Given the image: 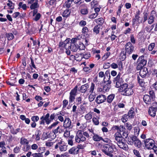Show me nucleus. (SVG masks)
Listing matches in <instances>:
<instances>
[{
	"label": "nucleus",
	"mask_w": 157,
	"mask_h": 157,
	"mask_svg": "<svg viewBox=\"0 0 157 157\" xmlns=\"http://www.w3.org/2000/svg\"><path fill=\"white\" fill-rule=\"evenodd\" d=\"M18 5L19 7L18 8L19 9L20 8H21L23 10H25L27 9L26 5L25 4H23L22 2H20Z\"/></svg>",
	"instance_id": "72a5a7b5"
},
{
	"label": "nucleus",
	"mask_w": 157,
	"mask_h": 157,
	"mask_svg": "<svg viewBox=\"0 0 157 157\" xmlns=\"http://www.w3.org/2000/svg\"><path fill=\"white\" fill-rule=\"evenodd\" d=\"M86 22L85 21L83 20L81 21L79 23V25L82 27L85 26V25H86Z\"/></svg>",
	"instance_id": "774afa93"
},
{
	"label": "nucleus",
	"mask_w": 157,
	"mask_h": 157,
	"mask_svg": "<svg viewBox=\"0 0 157 157\" xmlns=\"http://www.w3.org/2000/svg\"><path fill=\"white\" fill-rule=\"evenodd\" d=\"M92 117V115L91 113H89L86 114L85 116V118L87 120H90Z\"/></svg>",
	"instance_id": "ea45409f"
},
{
	"label": "nucleus",
	"mask_w": 157,
	"mask_h": 157,
	"mask_svg": "<svg viewBox=\"0 0 157 157\" xmlns=\"http://www.w3.org/2000/svg\"><path fill=\"white\" fill-rule=\"evenodd\" d=\"M129 116L128 114H125L121 118V120L123 122H126L128 120Z\"/></svg>",
	"instance_id": "4c0bfd02"
},
{
	"label": "nucleus",
	"mask_w": 157,
	"mask_h": 157,
	"mask_svg": "<svg viewBox=\"0 0 157 157\" xmlns=\"http://www.w3.org/2000/svg\"><path fill=\"white\" fill-rule=\"evenodd\" d=\"M16 81L15 79H14L13 81L11 80L10 81H7L6 82V83L7 84L10 85L11 86H14L15 85V83Z\"/></svg>",
	"instance_id": "09e8293b"
},
{
	"label": "nucleus",
	"mask_w": 157,
	"mask_h": 157,
	"mask_svg": "<svg viewBox=\"0 0 157 157\" xmlns=\"http://www.w3.org/2000/svg\"><path fill=\"white\" fill-rule=\"evenodd\" d=\"M110 64V63L107 62L106 63H105L103 65V68L105 69H107L109 68L110 66L109 65Z\"/></svg>",
	"instance_id": "e2e57ef3"
},
{
	"label": "nucleus",
	"mask_w": 157,
	"mask_h": 157,
	"mask_svg": "<svg viewBox=\"0 0 157 157\" xmlns=\"http://www.w3.org/2000/svg\"><path fill=\"white\" fill-rule=\"evenodd\" d=\"M39 120V117L38 116H33L31 117V120L33 122L37 121Z\"/></svg>",
	"instance_id": "13d9d810"
},
{
	"label": "nucleus",
	"mask_w": 157,
	"mask_h": 157,
	"mask_svg": "<svg viewBox=\"0 0 157 157\" xmlns=\"http://www.w3.org/2000/svg\"><path fill=\"white\" fill-rule=\"evenodd\" d=\"M82 132V131H79L78 132L77 134L78 136V138L80 139V140L81 141L83 142L86 140V138L85 136H83V135Z\"/></svg>",
	"instance_id": "412c9836"
},
{
	"label": "nucleus",
	"mask_w": 157,
	"mask_h": 157,
	"mask_svg": "<svg viewBox=\"0 0 157 157\" xmlns=\"http://www.w3.org/2000/svg\"><path fill=\"white\" fill-rule=\"evenodd\" d=\"M133 152L134 154L137 157H141L140 156L139 151L136 150L134 149L133 150Z\"/></svg>",
	"instance_id": "0e129e2a"
},
{
	"label": "nucleus",
	"mask_w": 157,
	"mask_h": 157,
	"mask_svg": "<svg viewBox=\"0 0 157 157\" xmlns=\"http://www.w3.org/2000/svg\"><path fill=\"white\" fill-rule=\"evenodd\" d=\"M70 135V132L69 131L66 130L64 132V136L65 137H68Z\"/></svg>",
	"instance_id": "338daca9"
},
{
	"label": "nucleus",
	"mask_w": 157,
	"mask_h": 157,
	"mask_svg": "<svg viewBox=\"0 0 157 157\" xmlns=\"http://www.w3.org/2000/svg\"><path fill=\"white\" fill-rule=\"evenodd\" d=\"M138 65L136 67L137 70H139L146 64L147 60L144 59V56L140 57L138 59Z\"/></svg>",
	"instance_id": "6e6552de"
},
{
	"label": "nucleus",
	"mask_w": 157,
	"mask_h": 157,
	"mask_svg": "<svg viewBox=\"0 0 157 157\" xmlns=\"http://www.w3.org/2000/svg\"><path fill=\"white\" fill-rule=\"evenodd\" d=\"M95 98V95L90 94L89 97V99L90 101L92 102L93 101Z\"/></svg>",
	"instance_id": "680f3d73"
},
{
	"label": "nucleus",
	"mask_w": 157,
	"mask_h": 157,
	"mask_svg": "<svg viewBox=\"0 0 157 157\" xmlns=\"http://www.w3.org/2000/svg\"><path fill=\"white\" fill-rule=\"evenodd\" d=\"M120 87L121 90L123 93H124L127 89H128V84L126 83L124 84L123 83Z\"/></svg>",
	"instance_id": "b1692460"
},
{
	"label": "nucleus",
	"mask_w": 157,
	"mask_h": 157,
	"mask_svg": "<svg viewBox=\"0 0 157 157\" xmlns=\"http://www.w3.org/2000/svg\"><path fill=\"white\" fill-rule=\"evenodd\" d=\"M145 147L148 150L152 149L156 146L155 145V141L152 139L149 138L144 140Z\"/></svg>",
	"instance_id": "39448f33"
},
{
	"label": "nucleus",
	"mask_w": 157,
	"mask_h": 157,
	"mask_svg": "<svg viewBox=\"0 0 157 157\" xmlns=\"http://www.w3.org/2000/svg\"><path fill=\"white\" fill-rule=\"evenodd\" d=\"M77 89L78 86H76L73 89L71 90L70 95L75 96L77 95Z\"/></svg>",
	"instance_id": "a878e982"
},
{
	"label": "nucleus",
	"mask_w": 157,
	"mask_h": 157,
	"mask_svg": "<svg viewBox=\"0 0 157 157\" xmlns=\"http://www.w3.org/2000/svg\"><path fill=\"white\" fill-rule=\"evenodd\" d=\"M125 51L126 53L129 55L131 54L135 51V46L130 42L127 43L125 45Z\"/></svg>",
	"instance_id": "0eeeda50"
},
{
	"label": "nucleus",
	"mask_w": 157,
	"mask_h": 157,
	"mask_svg": "<svg viewBox=\"0 0 157 157\" xmlns=\"http://www.w3.org/2000/svg\"><path fill=\"white\" fill-rule=\"evenodd\" d=\"M86 104V103L84 102L82 104L80 105V109L81 110L78 113L80 114H83L85 113V111L86 110V106H84Z\"/></svg>",
	"instance_id": "6ab92c4d"
},
{
	"label": "nucleus",
	"mask_w": 157,
	"mask_h": 157,
	"mask_svg": "<svg viewBox=\"0 0 157 157\" xmlns=\"http://www.w3.org/2000/svg\"><path fill=\"white\" fill-rule=\"evenodd\" d=\"M71 124V122L70 119L68 117H67L64 121L63 126L65 128H71L72 127Z\"/></svg>",
	"instance_id": "9b49d317"
},
{
	"label": "nucleus",
	"mask_w": 157,
	"mask_h": 157,
	"mask_svg": "<svg viewBox=\"0 0 157 157\" xmlns=\"http://www.w3.org/2000/svg\"><path fill=\"white\" fill-rule=\"evenodd\" d=\"M96 22L98 25H99L100 24H102L104 22V19L101 18H99L98 19H96L94 20Z\"/></svg>",
	"instance_id": "e433bc0d"
},
{
	"label": "nucleus",
	"mask_w": 157,
	"mask_h": 157,
	"mask_svg": "<svg viewBox=\"0 0 157 157\" xmlns=\"http://www.w3.org/2000/svg\"><path fill=\"white\" fill-rule=\"evenodd\" d=\"M73 1V0H68L67 1L65 4L66 7L68 9L70 8Z\"/></svg>",
	"instance_id": "f704fd0d"
},
{
	"label": "nucleus",
	"mask_w": 157,
	"mask_h": 157,
	"mask_svg": "<svg viewBox=\"0 0 157 157\" xmlns=\"http://www.w3.org/2000/svg\"><path fill=\"white\" fill-rule=\"evenodd\" d=\"M5 36L7 38L8 40H10L13 39L14 36L13 34L11 33H6L5 34Z\"/></svg>",
	"instance_id": "c85d7f7f"
},
{
	"label": "nucleus",
	"mask_w": 157,
	"mask_h": 157,
	"mask_svg": "<svg viewBox=\"0 0 157 157\" xmlns=\"http://www.w3.org/2000/svg\"><path fill=\"white\" fill-rule=\"evenodd\" d=\"M125 126L127 129L129 131L132 129V127L131 124L128 122L126 124Z\"/></svg>",
	"instance_id": "4d7b16f0"
},
{
	"label": "nucleus",
	"mask_w": 157,
	"mask_h": 157,
	"mask_svg": "<svg viewBox=\"0 0 157 157\" xmlns=\"http://www.w3.org/2000/svg\"><path fill=\"white\" fill-rule=\"evenodd\" d=\"M69 152L70 154H77L78 153V150L76 147H74L69 150Z\"/></svg>",
	"instance_id": "4be33fe9"
},
{
	"label": "nucleus",
	"mask_w": 157,
	"mask_h": 157,
	"mask_svg": "<svg viewBox=\"0 0 157 157\" xmlns=\"http://www.w3.org/2000/svg\"><path fill=\"white\" fill-rule=\"evenodd\" d=\"M70 13V11L69 10H66L63 12L62 15L64 17H67L69 16Z\"/></svg>",
	"instance_id": "7c9ffc66"
},
{
	"label": "nucleus",
	"mask_w": 157,
	"mask_h": 157,
	"mask_svg": "<svg viewBox=\"0 0 157 157\" xmlns=\"http://www.w3.org/2000/svg\"><path fill=\"white\" fill-rule=\"evenodd\" d=\"M133 142L134 141L132 140V136L130 137V138L128 139L127 143L128 144L132 145L133 144Z\"/></svg>",
	"instance_id": "6e6d98bb"
},
{
	"label": "nucleus",
	"mask_w": 157,
	"mask_h": 157,
	"mask_svg": "<svg viewBox=\"0 0 157 157\" xmlns=\"http://www.w3.org/2000/svg\"><path fill=\"white\" fill-rule=\"evenodd\" d=\"M112 129L113 130H117L118 132L120 133L121 132H124L126 129L125 127L122 125H120L119 126L117 125H115L112 127Z\"/></svg>",
	"instance_id": "2eb2a0df"
},
{
	"label": "nucleus",
	"mask_w": 157,
	"mask_h": 157,
	"mask_svg": "<svg viewBox=\"0 0 157 157\" xmlns=\"http://www.w3.org/2000/svg\"><path fill=\"white\" fill-rule=\"evenodd\" d=\"M8 3H7V6L9 7V9L11 10H13L14 8V4L10 0H8Z\"/></svg>",
	"instance_id": "bb28decb"
},
{
	"label": "nucleus",
	"mask_w": 157,
	"mask_h": 157,
	"mask_svg": "<svg viewBox=\"0 0 157 157\" xmlns=\"http://www.w3.org/2000/svg\"><path fill=\"white\" fill-rule=\"evenodd\" d=\"M100 28V25H97L94 26L93 29V32L96 34L99 33Z\"/></svg>",
	"instance_id": "c756f323"
},
{
	"label": "nucleus",
	"mask_w": 157,
	"mask_h": 157,
	"mask_svg": "<svg viewBox=\"0 0 157 157\" xmlns=\"http://www.w3.org/2000/svg\"><path fill=\"white\" fill-rule=\"evenodd\" d=\"M94 87H95L94 84L93 83H92L91 84V86H90V89L88 90H89V92L92 93L93 92L94 90Z\"/></svg>",
	"instance_id": "3c124183"
},
{
	"label": "nucleus",
	"mask_w": 157,
	"mask_h": 157,
	"mask_svg": "<svg viewBox=\"0 0 157 157\" xmlns=\"http://www.w3.org/2000/svg\"><path fill=\"white\" fill-rule=\"evenodd\" d=\"M59 148L61 151H65L67 149V146L66 145H60Z\"/></svg>",
	"instance_id": "de8ad7c7"
},
{
	"label": "nucleus",
	"mask_w": 157,
	"mask_h": 157,
	"mask_svg": "<svg viewBox=\"0 0 157 157\" xmlns=\"http://www.w3.org/2000/svg\"><path fill=\"white\" fill-rule=\"evenodd\" d=\"M43 152H41L38 153H35L33 154L32 155L33 157H43Z\"/></svg>",
	"instance_id": "a19ab883"
},
{
	"label": "nucleus",
	"mask_w": 157,
	"mask_h": 157,
	"mask_svg": "<svg viewBox=\"0 0 157 157\" xmlns=\"http://www.w3.org/2000/svg\"><path fill=\"white\" fill-rule=\"evenodd\" d=\"M106 99V97L104 95H100L96 98L95 101L98 104H100L104 102Z\"/></svg>",
	"instance_id": "ddd939ff"
},
{
	"label": "nucleus",
	"mask_w": 157,
	"mask_h": 157,
	"mask_svg": "<svg viewBox=\"0 0 157 157\" xmlns=\"http://www.w3.org/2000/svg\"><path fill=\"white\" fill-rule=\"evenodd\" d=\"M98 13H94L90 14L89 16V17L91 19H94L96 17L98 16Z\"/></svg>",
	"instance_id": "052dcab7"
},
{
	"label": "nucleus",
	"mask_w": 157,
	"mask_h": 157,
	"mask_svg": "<svg viewBox=\"0 0 157 157\" xmlns=\"http://www.w3.org/2000/svg\"><path fill=\"white\" fill-rule=\"evenodd\" d=\"M134 112L132 110H129L128 112V115L129 117L132 118V117L134 116Z\"/></svg>",
	"instance_id": "a18cd8bd"
},
{
	"label": "nucleus",
	"mask_w": 157,
	"mask_h": 157,
	"mask_svg": "<svg viewBox=\"0 0 157 157\" xmlns=\"http://www.w3.org/2000/svg\"><path fill=\"white\" fill-rule=\"evenodd\" d=\"M140 129L139 128L137 127L135 130L134 134L135 136H132V140L134 141V145L138 148H140L141 145V141L138 139L136 136H138L139 135Z\"/></svg>",
	"instance_id": "20e7f679"
},
{
	"label": "nucleus",
	"mask_w": 157,
	"mask_h": 157,
	"mask_svg": "<svg viewBox=\"0 0 157 157\" xmlns=\"http://www.w3.org/2000/svg\"><path fill=\"white\" fill-rule=\"evenodd\" d=\"M89 87V85L87 83L81 86L79 91L82 93H85L87 91Z\"/></svg>",
	"instance_id": "a211bd4d"
},
{
	"label": "nucleus",
	"mask_w": 157,
	"mask_h": 157,
	"mask_svg": "<svg viewBox=\"0 0 157 157\" xmlns=\"http://www.w3.org/2000/svg\"><path fill=\"white\" fill-rule=\"evenodd\" d=\"M39 7V5L37 2H34L30 6V7L31 9L33 10Z\"/></svg>",
	"instance_id": "c9c22d12"
},
{
	"label": "nucleus",
	"mask_w": 157,
	"mask_h": 157,
	"mask_svg": "<svg viewBox=\"0 0 157 157\" xmlns=\"http://www.w3.org/2000/svg\"><path fill=\"white\" fill-rule=\"evenodd\" d=\"M20 143L21 144H28L29 143V142L27 139L24 138L22 139L21 138L20 141Z\"/></svg>",
	"instance_id": "37998d69"
},
{
	"label": "nucleus",
	"mask_w": 157,
	"mask_h": 157,
	"mask_svg": "<svg viewBox=\"0 0 157 157\" xmlns=\"http://www.w3.org/2000/svg\"><path fill=\"white\" fill-rule=\"evenodd\" d=\"M144 101V102L147 105L151 104L153 101L155 100L153 99H152L151 98L149 97V95L148 94H146L144 95L143 97Z\"/></svg>",
	"instance_id": "f8f14e48"
},
{
	"label": "nucleus",
	"mask_w": 157,
	"mask_h": 157,
	"mask_svg": "<svg viewBox=\"0 0 157 157\" xmlns=\"http://www.w3.org/2000/svg\"><path fill=\"white\" fill-rule=\"evenodd\" d=\"M115 146L112 143L104 144L102 147V151L105 154L112 157L113 156L112 153L114 151V148L116 149Z\"/></svg>",
	"instance_id": "f03ea898"
},
{
	"label": "nucleus",
	"mask_w": 157,
	"mask_h": 157,
	"mask_svg": "<svg viewBox=\"0 0 157 157\" xmlns=\"http://www.w3.org/2000/svg\"><path fill=\"white\" fill-rule=\"evenodd\" d=\"M92 121L94 124L95 125H97L99 124V122L98 118L94 117L92 119Z\"/></svg>",
	"instance_id": "49530a36"
},
{
	"label": "nucleus",
	"mask_w": 157,
	"mask_h": 157,
	"mask_svg": "<svg viewBox=\"0 0 157 157\" xmlns=\"http://www.w3.org/2000/svg\"><path fill=\"white\" fill-rule=\"evenodd\" d=\"M82 101V98L80 97H77L76 99V105H78L81 103Z\"/></svg>",
	"instance_id": "864d4df0"
},
{
	"label": "nucleus",
	"mask_w": 157,
	"mask_h": 157,
	"mask_svg": "<svg viewBox=\"0 0 157 157\" xmlns=\"http://www.w3.org/2000/svg\"><path fill=\"white\" fill-rule=\"evenodd\" d=\"M92 138L93 140L96 141H99L101 140L102 139V137L98 135L95 134H94Z\"/></svg>",
	"instance_id": "cd10ccee"
},
{
	"label": "nucleus",
	"mask_w": 157,
	"mask_h": 157,
	"mask_svg": "<svg viewBox=\"0 0 157 157\" xmlns=\"http://www.w3.org/2000/svg\"><path fill=\"white\" fill-rule=\"evenodd\" d=\"M121 74L119 73L116 77H115L113 80V83L116 84V87L117 88L120 87L123 83V80L121 77Z\"/></svg>",
	"instance_id": "423d86ee"
},
{
	"label": "nucleus",
	"mask_w": 157,
	"mask_h": 157,
	"mask_svg": "<svg viewBox=\"0 0 157 157\" xmlns=\"http://www.w3.org/2000/svg\"><path fill=\"white\" fill-rule=\"evenodd\" d=\"M140 70V75L142 78H145L148 73L147 69V67H144L141 68Z\"/></svg>",
	"instance_id": "4468645a"
},
{
	"label": "nucleus",
	"mask_w": 157,
	"mask_h": 157,
	"mask_svg": "<svg viewBox=\"0 0 157 157\" xmlns=\"http://www.w3.org/2000/svg\"><path fill=\"white\" fill-rule=\"evenodd\" d=\"M155 44L154 43H151L148 47V49L150 51H152L155 46Z\"/></svg>",
	"instance_id": "8fccbe9b"
},
{
	"label": "nucleus",
	"mask_w": 157,
	"mask_h": 157,
	"mask_svg": "<svg viewBox=\"0 0 157 157\" xmlns=\"http://www.w3.org/2000/svg\"><path fill=\"white\" fill-rule=\"evenodd\" d=\"M156 112H157L156 109L150 107L148 110V113L151 116L154 117L155 116Z\"/></svg>",
	"instance_id": "f3484780"
},
{
	"label": "nucleus",
	"mask_w": 157,
	"mask_h": 157,
	"mask_svg": "<svg viewBox=\"0 0 157 157\" xmlns=\"http://www.w3.org/2000/svg\"><path fill=\"white\" fill-rule=\"evenodd\" d=\"M20 130V128H18L16 129H14L13 128L11 129L10 131L12 134H16L18 132H19Z\"/></svg>",
	"instance_id": "c03bdc74"
},
{
	"label": "nucleus",
	"mask_w": 157,
	"mask_h": 157,
	"mask_svg": "<svg viewBox=\"0 0 157 157\" xmlns=\"http://www.w3.org/2000/svg\"><path fill=\"white\" fill-rule=\"evenodd\" d=\"M115 140L117 142V144L119 147L127 151L128 149L127 145L124 142V139L122 137L121 134L119 132L115 133L114 135Z\"/></svg>",
	"instance_id": "f257e3e1"
},
{
	"label": "nucleus",
	"mask_w": 157,
	"mask_h": 157,
	"mask_svg": "<svg viewBox=\"0 0 157 157\" xmlns=\"http://www.w3.org/2000/svg\"><path fill=\"white\" fill-rule=\"evenodd\" d=\"M133 93V90L130 87L127 89L123 93V94L125 95L129 96L132 95Z\"/></svg>",
	"instance_id": "aec40b11"
},
{
	"label": "nucleus",
	"mask_w": 157,
	"mask_h": 157,
	"mask_svg": "<svg viewBox=\"0 0 157 157\" xmlns=\"http://www.w3.org/2000/svg\"><path fill=\"white\" fill-rule=\"evenodd\" d=\"M88 10L87 9H83L81 10V13L83 15L86 14L88 13Z\"/></svg>",
	"instance_id": "bf43d9fd"
},
{
	"label": "nucleus",
	"mask_w": 157,
	"mask_h": 157,
	"mask_svg": "<svg viewBox=\"0 0 157 157\" xmlns=\"http://www.w3.org/2000/svg\"><path fill=\"white\" fill-rule=\"evenodd\" d=\"M120 87L121 90L123 93H124L127 89H128V84L126 83L124 84L123 83Z\"/></svg>",
	"instance_id": "5701e85b"
},
{
	"label": "nucleus",
	"mask_w": 157,
	"mask_h": 157,
	"mask_svg": "<svg viewBox=\"0 0 157 157\" xmlns=\"http://www.w3.org/2000/svg\"><path fill=\"white\" fill-rule=\"evenodd\" d=\"M60 128L59 126H58L55 129L52 130V132L54 133V135L53 136V137L55 138L56 136V134L59 133L60 131Z\"/></svg>",
	"instance_id": "473e14b6"
},
{
	"label": "nucleus",
	"mask_w": 157,
	"mask_h": 157,
	"mask_svg": "<svg viewBox=\"0 0 157 157\" xmlns=\"http://www.w3.org/2000/svg\"><path fill=\"white\" fill-rule=\"evenodd\" d=\"M78 49V45L77 46L75 44H74L73 45H71V48H70V50L73 52H76Z\"/></svg>",
	"instance_id": "2f4dec72"
},
{
	"label": "nucleus",
	"mask_w": 157,
	"mask_h": 157,
	"mask_svg": "<svg viewBox=\"0 0 157 157\" xmlns=\"http://www.w3.org/2000/svg\"><path fill=\"white\" fill-rule=\"evenodd\" d=\"M75 99V96L70 95V96L69 97V102L70 103H72L74 101Z\"/></svg>",
	"instance_id": "603ef678"
},
{
	"label": "nucleus",
	"mask_w": 157,
	"mask_h": 157,
	"mask_svg": "<svg viewBox=\"0 0 157 157\" xmlns=\"http://www.w3.org/2000/svg\"><path fill=\"white\" fill-rule=\"evenodd\" d=\"M156 16V12L154 10H152L150 14L148 19V23L149 24H151L153 23L155 18V17Z\"/></svg>",
	"instance_id": "9d476101"
},
{
	"label": "nucleus",
	"mask_w": 157,
	"mask_h": 157,
	"mask_svg": "<svg viewBox=\"0 0 157 157\" xmlns=\"http://www.w3.org/2000/svg\"><path fill=\"white\" fill-rule=\"evenodd\" d=\"M59 123V122L57 121L56 122L53 123L51 126L48 127V128L49 129H51L52 128L55 127Z\"/></svg>",
	"instance_id": "5fc2aeb1"
},
{
	"label": "nucleus",
	"mask_w": 157,
	"mask_h": 157,
	"mask_svg": "<svg viewBox=\"0 0 157 157\" xmlns=\"http://www.w3.org/2000/svg\"><path fill=\"white\" fill-rule=\"evenodd\" d=\"M111 67L114 69H115L118 67V65L117 64L113 63L111 64Z\"/></svg>",
	"instance_id": "69168bd1"
},
{
	"label": "nucleus",
	"mask_w": 157,
	"mask_h": 157,
	"mask_svg": "<svg viewBox=\"0 0 157 157\" xmlns=\"http://www.w3.org/2000/svg\"><path fill=\"white\" fill-rule=\"evenodd\" d=\"M149 97L151 98L152 99L155 100V94L153 90H151L149 91Z\"/></svg>",
	"instance_id": "58836bf2"
},
{
	"label": "nucleus",
	"mask_w": 157,
	"mask_h": 157,
	"mask_svg": "<svg viewBox=\"0 0 157 157\" xmlns=\"http://www.w3.org/2000/svg\"><path fill=\"white\" fill-rule=\"evenodd\" d=\"M105 74L106 75L107 77H108V75H109V78H108V79L107 80L106 79L105 76H104V85L103 86V90L104 91L107 92L109 90L111 87L110 84L111 83V81L110 80V76L109 71H107L105 72Z\"/></svg>",
	"instance_id": "7ed1b4c3"
},
{
	"label": "nucleus",
	"mask_w": 157,
	"mask_h": 157,
	"mask_svg": "<svg viewBox=\"0 0 157 157\" xmlns=\"http://www.w3.org/2000/svg\"><path fill=\"white\" fill-rule=\"evenodd\" d=\"M50 117V114L49 113H47L45 116H42L40 118V119H44L45 121V122L47 124H49L51 123V120L49 118Z\"/></svg>",
	"instance_id": "dca6fc26"
},
{
	"label": "nucleus",
	"mask_w": 157,
	"mask_h": 157,
	"mask_svg": "<svg viewBox=\"0 0 157 157\" xmlns=\"http://www.w3.org/2000/svg\"><path fill=\"white\" fill-rule=\"evenodd\" d=\"M115 95L113 94H111L109 95L106 99L107 102L109 103H111Z\"/></svg>",
	"instance_id": "393cba45"
},
{
	"label": "nucleus",
	"mask_w": 157,
	"mask_h": 157,
	"mask_svg": "<svg viewBox=\"0 0 157 157\" xmlns=\"http://www.w3.org/2000/svg\"><path fill=\"white\" fill-rule=\"evenodd\" d=\"M138 80V82L139 83L140 86H143L144 84V80L140 78L139 76L137 77Z\"/></svg>",
	"instance_id": "79ce46f5"
},
{
	"label": "nucleus",
	"mask_w": 157,
	"mask_h": 157,
	"mask_svg": "<svg viewBox=\"0 0 157 157\" xmlns=\"http://www.w3.org/2000/svg\"><path fill=\"white\" fill-rule=\"evenodd\" d=\"M71 43L70 42V39L66 40L63 42H60L59 43L60 47L64 48L66 49H70L71 48Z\"/></svg>",
	"instance_id": "1a4fd4ad"
}]
</instances>
